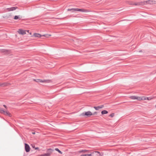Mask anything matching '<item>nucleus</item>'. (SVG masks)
<instances>
[{"label":"nucleus","mask_w":156,"mask_h":156,"mask_svg":"<svg viewBox=\"0 0 156 156\" xmlns=\"http://www.w3.org/2000/svg\"><path fill=\"white\" fill-rule=\"evenodd\" d=\"M144 2V5L147 4H156V1L152 0H149L143 2Z\"/></svg>","instance_id":"3"},{"label":"nucleus","mask_w":156,"mask_h":156,"mask_svg":"<svg viewBox=\"0 0 156 156\" xmlns=\"http://www.w3.org/2000/svg\"><path fill=\"white\" fill-rule=\"evenodd\" d=\"M27 32H29V30H27Z\"/></svg>","instance_id":"32"},{"label":"nucleus","mask_w":156,"mask_h":156,"mask_svg":"<svg viewBox=\"0 0 156 156\" xmlns=\"http://www.w3.org/2000/svg\"><path fill=\"white\" fill-rule=\"evenodd\" d=\"M50 36H51V35L44 34L42 35H41L40 34L37 33H34L33 34V36L36 37H40L41 36H44L46 37H49Z\"/></svg>","instance_id":"1"},{"label":"nucleus","mask_w":156,"mask_h":156,"mask_svg":"<svg viewBox=\"0 0 156 156\" xmlns=\"http://www.w3.org/2000/svg\"><path fill=\"white\" fill-rule=\"evenodd\" d=\"M17 8V7H13L10 8H7L6 9L8 10V11H13L15 10Z\"/></svg>","instance_id":"12"},{"label":"nucleus","mask_w":156,"mask_h":156,"mask_svg":"<svg viewBox=\"0 0 156 156\" xmlns=\"http://www.w3.org/2000/svg\"><path fill=\"white\" fill-rule=\"evenodd\" d=\"M114 116V113H112L109 116L111 117H113Z\"/></svg>","instance_id":"24"},{"label":"nucleus","mask_w":156,"mask_h":156,"mask_svg":"<svg viewBox=\"0 0 156 156\" xmlns=\"http://www.w3.org/2000/svg\"><path fill=\"white\" fill-rule=\"evenodd\" d=\"M73 10H75L76 11H80L83 12H86L89 11L86 9H80L78 8H76V9H74Z\"/></svg>","instance_id":"8"},{"label":"nucleus","mask_w":156,"mask_h":156,"mask_svg":"<svg viewBox=\"0 0 156 156\" xmlns=\"http://www.w3.org/2000/svg\"><path fill=\"white\" fill-rule=\"evenodd\" d=\"M130 154V153H128L127 152V154Z\"/></svg>","instance_id":"31"},{"label":"nucleus","mask_w":156,"mask_h":156,"mask_svg":"<svg viewBox=\"0 0 156 156\" xmlns=\"http://www.w3.org/2000/svg\"><path fill=\"white\" fill-rule=\"evenodd\" d=\"M0 112L4 114L5 115H8L9 117L11 116L10 113L8 111H6L3 110L2 108H0Z\"/></svg>","instance_id":"2"},{"label":"nucleus","mask_w":156,"mask_h":156,"mask_svg":"<svg viewBox=\"0 0 156 156\" xmlns=\"http://www.w3.org/2000/svg\"><path fill=\"white\" fill-rule=\"evenodd\" d=\"M39 149V148L38 147H36V148H35V149L36 150H38Z\"/></svg>","instance_id":"28"},{"label":"nucleus","mask_w":156,"mask_h":156,"mask_svg":"<svg viewBox=\"0 0 156 156\" xmlns=\"http://www.w3.org/2000/svg\"><path fill=\"white\" fill-rule=\"evenodd\" d=\"M83 156H91V154H82Z\"/></svg>","instance_id":"23"},{"label":"nucleus","mask_w":156,"mask_h":156,"mask_svg":"<svg viewBox=\"0 0 156 156\" xmlns=\"http://www.w3.org/2000/svg\"><path fill=\"white\" fill-rule=\"evenodd\" d=\"M32 147H33V148H35L34 145H32Z\"/></svg>","instance_id":"29"},{"label":"nucleus","mask_w":156,"mask_h":156,"mask_svg":"<svg viewBox=\"0 0 156 156\" xmlns=\"http://www.w3.org/2000/svg\"><path fill=\"white\" fill-rule=\"evenodd\" d=\"M54 151V150L49 148L47 150L46 152L47 154H48L49 156H50L52 153V152Z\"/></svg>","instance_id":"9"},{"label":"nucleus","mask_w":156,"mask_h":156,"mask_svg":"<svg viewBox=\"0 0 156 156\" xmlns=\"http://www.w3.org/2000/svg\"><path fill=\"white\" fill-rule=\"evenodd\" d=\"M25 149L27 152H29L30 150V147L27 144H25Z\"/></svg>","instance_id":"7"},{"label":"nucleus","mask_w":156,"mask_h":156,"mask_svg":"<svg viewBox=\"0 0 156 156\" xmlns=\"http://www.w3.org/2000/svg\"><path fill=\"white\" fill-rule=\"evenodd\" d=\"M130 98L133 100L136 99V96H132L129 97Z\"/></svg>","instance_id":"16"},{"label":"nucleus","mask_w":156,"mask_h":156,"mask_svg":"<svg viewBox=\"0 0 156 156\" xmlns=\"http://www.w3.org/2000/svg\"><path fill=\"white\" fill-rule=\"evenodd\" d=\"M88 151L86 150H82L81 151H79V153H85L87 152Z\"/></svg>","instance_id":"19"},{"label":"nucleus","mask_w":156,"mask_h":156,"mask_svg":"<svg viewBox=\"0 0 156 156\" xmlns=\"http://www.w3.org/2000/svg\"><path fill=\"white\" fill-rule=\"evenodd\" d=\"M8 83L7 82L1 83H0V87H4L7 86L8 85Z\"/></svg>","instance_id":"13"},{"label":"nucleus","mask_w":156,"mask_h":156,"mask_svg":"<svg viewBox=\"0 0 156 156\" xmlns=\"http://www.w3.org/2000/svg\"><path fill=\"white\" fill-rule=\"evenodd\" d=\"M3 106H4V107H5V108H7V106H6V105H3Z\"/></svg>","instance_id":"26"},{"label":"nucleus","mask_w":156,"mask_h":156,"mask_svg":"<svg viewBox=\"0 0 156 156\" xmlns=\"http://www.w3.org/2000/svg\"><path fill=\"white\" fill-rule=\"evenodd\" d=\"M94 113L93 114L92 113V112L90 111H88L87 112H85V113H83L81 114V115L83 116H90V115H94Z\"/></svg>","instance_id":"4"},{"label":"nucleus","mask_w":156,"mask_h":156,"mask_svg":"<svg viewBox=\"0 0 156 156\" xmlns=\"http://www.w3.org/2000/svg\"><path fill=\"white\" fill-rule=\"evenodd\" d=\"M74 9H76V8H72L71 9H67L68 11H71L72 12H74L75 11H76L75 10H74Z\"/></svg>","instance_id":"18"},{"label":"nucleus","mask_w":156,"mask_h":156,"mask_svg":"<svg viewBox=\"0 0 156 156\" xmlns=\"http://www.w3.org/2000/svg\"><path fill=\"white\" fill-rule=\"evenodd\" d=\"M32 133L33 134H35V132H32Z\"/></svg>","instance_id":"27"},{"label":"nucleus","mask_w":156,"mask_h":156,"mask_svg":"<svg viewBox=\"0 0 156 156\" xmlns=\"http://www.w3.org/2000/svg\"><path fill=\"white\" fill-rule=\"evenodd\" d=\"M34 80L37 82H42V83H49V80H42L40 79Z\"/></svg>","instance_id":"10"},{"label":"nucleus","mask_w":156,"mask_h":156,"mask_svg":"<svg viewBox=\"0 0 156 156\" xmlns=\"http://www.w3.org/2000/svg\"><path fill=\"white\" fill-rule=\"evenodd\" d=\"M147 98V97H142V100H146Z\"/></svg>","instance_id":"25"},{"label":"nucleus","mask_w":156,"mask_h":156,"mask_svg":"<svg viewBox=\"0 0 156 156\" xmlns=\"http://www.w3.org/2000/svg\"><path fill=\"white\" fill-rule=\"evenodd\" d=\"M91 154V156H101L100 152L97 151L93 152Z\"/></svg>","instance_id":"6"},{"label":"nucleus","mask_w":156,"mask_h":156,"mask_svg":"<svg viewBox=\"0 0 156 156\" xmlns=\"http://www.w3.org/2000/svg\"><path fill=\"white\" fill-rule=\"evenodd\" d=\"M108 113V111L105 110H103V111H102V112H101V114H106Z\"/></svg>","instance_id":"20"},{"label":"nucleus","mask_w":156,"mask_h":156,"mask_svg":"<svg viewBox=\"0 0 156 156\" xmlns=\"http://www.w3.org/2000/svg\"><path fill=\"white\" fill-rule=\"evenodd\" d=\"M21 16H15L14 18V20H17L18 19H20L21 17L20 18V17Z\"/></svg>","instance_id":"15"},{"label":"nucleus","mask_w":156,"mask_h":156,"mask_svg":"<svg viewBox=\"0 0 156 156\" xmlns=\"http://www.w3.org/2000/svg\"><path fill=\"white\" fill-rule=\"evenodd\" d=\"M136 100L138 101L142 100V97H138L136 96Z\"/></svg>","instance_id":"17"},{"label":"nucleus","mask_w":156,"mask_h":156,"mask_svg":"<svg viewBox=\"0 0 156 156\" xmlns=\"http://www.w3.org/2000/svg\"><path fill=\"white\" fill-rule=\"evenodd\" d=\"M144 2H140L133 3L132 4L135 5H144Z\"/></svg>","instance_id":"11"},{"label":"nucleus","mask_w":156,"mask_h":156,"mask_svg":"<svg viewBox=\"0 0 156 156\" xmlns=\"http://www.w3.org/2000/svg\"><path fill=\"white\" fill-rule=\"evenodd\" d=\"M48 154H47V153L44 154H42L40 155V156H49Z\"/></svg>","instance_id":"22"},{"label":"nucleus","mask_w":156,"mask_h":156,"mask_svg":"<svg viewBox=\"0 0 156 156\" xmlns=\"http://www.w3.org/2000/svg\"><path fill=\"white\" fill-rule=\"evenodd\" d=\"M147 100H149V98H148V97H147Z\"/></svg>","instance_id":"30"},{"label":"nucleus","mask_w":156,"mask_h":156,"mask_svg":"<svg viewBox=\"0 0 156 156\" xmlns=\"http://www.w3.org/2000/svg\"><path fill=\"white\" fill-rule=\"evenodd\" d=\"M55 150L56 151H58L59 153H60L61 154H62V152L60 150H59L58 148H55Z\"/></svg>","instance_id":"21"},{"label":"nucleus","mask_w":156,"mask_h":156,"mask_svg":"<svg viewBox=\"0 0 156 156\" xmlns=\"http://www.w3.org/2000/svg\"><path fill=\"white\" fill-rule=\"evenodd\" d=\"M18 33L21 35H24L26 34V30L21 29H19L17 31Z\"/></svg>","instance_id":"5"},{"label":"nucleus","mask_w":156,"mask_h":156,"mask_svg":"<svg viewBox=\"0 0 156 156\" xmlns=\"http://www.w3.org/2000/svg\"><path fill=\"white\" fill-rule=\"evenodd\" d=\"M103 107H104V105H101L100 106H98L97 107H94V108L96 110H98L102 108Z\"/></svg>","instance_id":"14"}]
</instances>
